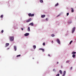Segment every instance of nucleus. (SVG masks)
I'll return each instance as SVG.
<instances>
[{"mask_svg":"<svg viewBox=\"0 0 76 76\" xmlns=\"http://www.w3.org/2000/svg\"><path fill=\"white\" fill-rule=\"evenodd\" d=\"M75 29H76V27H75L72 28V30L71 31L72 34H73V33L75 32Z\"/></svg>","mask_w":76,"mask_h":76,"instance_id":"nucleus-1","label":"nucleus"},{"mask_svg":"<svg viewBox=\"0 0 76 76\" xmlns=\"http://www.w3.org/2000/svg\"><path fill=\"white\" fill-rule=\"evenodd\" d=\"M10 41H13L14 40V37H11L10 38Z\"/></svg>","mask_w":76,"mask_h":76,"instance_id":"nucleus-2","label":"nucleus"},{"mask_svg":"<svg viewBox=\"0 0 76 76\" xmlns=\"http://www.w3.org/2000/svg\"><path fill=\"white\" fill-rule=\"evenodd\" d=\"M28 15L29 16H31V17H32L34 16V14H31V13H29L28 14Z\"/></svg>","mask_w":76,"mask_h":76,"instance_id":"nucleus-3","label":"nucleus"},{"mask_svg":"<svg viewBox=\"0 0 76 76\" xmlns=\"http://www.w3.org/2000/svg\"><path fill=\"white\" fill-rule=\"evenodd\" d=\"M56 41L57 43H58V44H60V40H59L58 39H57Z\"/></svg>","mask_w":76,"mask_h":76,"instance_id":"nucleus-4","label":"nucleus"},{"mask_svg":"<svg viewBox=\"0 0 76 76\" xmlns=\"http://www.w3.org/2000/svg\"><path fill=\"white\" fill-rule=\"evenodd\" d=\"M32 20V19L31 18H30L29 19L27 20L26 21V22L28 23V22H30V21H31Z\"/></svg>","mask_w":76,"mask_h":76,"instance_id":"nucleus-5","label":"nucleus"},{"mask_svg":"<svg viewBox=\"0 0 76 76\" xmlns=\"http://www.w3.org/2000/svg\"><path fill=\"white\" fill-rule=\"evenodd\" d=\"M29 35V33H26L24 34V36H25L26 37H27V36H28Z\"/></svg>","mask_w":76,"mask_h":76,"instance_id":"nucleus-6","label":"nucleus"},{"mask_svg":"<svg viewBox=\"0 0 76 76\" xmlns=\"http://www.w3.org/2000/svg\"><path fill=\"white\" fill-rule=\"evenodd\" d=\"M71 11L72 13H73V12H74V10H73V9L72 8H71Z\"/></svg>","mask_w":76,"mask_h":76,"instance_id":"nucleus-7","label":"nucleus"},{"mask_svg":"<svg viewBox=\"0 0 76 76\" xmlns=\"http://www.w3.org/2000/svg\"><path fill=\"white\" fill-rule=\"evenodd\" d=\"M45 15H41V17L43 18H45Z\"/></svg>","mask_w":76,"mask_h":76,"instance_id":"nucleus-8","label":"nucleus"},{"mask_svg":"<svg viewBox=\"0 0 76 76\" xmlns=\"http://www.w3.org/2000/svg\"><path fill=\"white\" fill-rule=\"evenodd\" d=\"M14 50H15V51H16L17 48H16V46H14Z\"/></svg>","mask_w":76,"mask_h":76,"instance_id":"nucleus-9","label":"nucleus"},{"mask_svg":"<svg viewBox=\"0 0 76 76\" xmlns=\"http://www.w3.org/2000/svg\"><path fill=\"white\" fill-rule=\"evenodd\" d=\"M9 43H7L6 44V47H7V46H9Z\"/></svg>","mask_w":76,"mask_h":76,"instance_id":"nucleus-10","label":"nucleus"},{"mask_svg":"<svg viewBox=\"0 0 76 76\" xmlns=\"http://www.w3.org/2000/svg\"><path fill=\"white\" fill-rule=\"evenodd\" d=\"M29 25H30L31 26H34V23H31L29 24Z\"/></svg>","mask_w":76,"mask_h":76,"instance_id":"nucleus-11","label":"nucleus"},{"mask_svg":"<svg viewBox=\"0 0 76 76\" xmlns=\"http://www.w3.org/2000/svg\"><path fill=\"white\" fill-rule=\"evenodd\" d=\"M33 48L34 49H35L36 48V46L35 45H34L33 46Z\"/></svg>","mask_w":76,"mask_h":76,"instance_id":"nucleus-12","label":"nucleus"},{"mask_svg":"<svg viewBox=\"0 0 76 76\" xmlns=\"http://www.w3.org/2000/svg\"><path fill=\"white\" fill-rule=\"evenodd\" d=\"M58 3H57V4L55 5V7H57V6H58Z\"/></svg>","mask_w":76,"mask_h":76,"instance_id":"nucleus-13","label":"nucleus"},{"mask_svg":"<svg viewBox=\"0 0 76 76\" xmlns=\"http://www.w3.org/2000/svg\"><path fill=\"white\" fill-rule=\"evenodd\" d=\"M76 53L75 52H72V54H75Z\"/></svg>","mask_w":76,"mask_h":76,"instance_id":"nucleus-14","label":"nucleus"},{"mask_svg":"<svg viewBox=\"0 0 76 76\" xmlns=\"http://www.w3.org/2000/svg\"><path fill=\"white\" fill-rule=\"evenodd\" d=\"M75 56H76V55H75V54H73L72 55V57H73V58H75Z\"/></svg>","mask_w":76,"mask_h":76,"instance_id":"nucleus-15","label":"nucleus"},{"mask_svg":"<svg viewBox=\"0 0 76 76\" xmlns=\"http://www.w3.org/2000/svg\"><path fill=\"white\" fill-rule=\"evenodd\" d=\"M28 31H30V28L29 27H28Z\"/></svg>","mask_w":76,"mask_h":76,"instance_id":"nucleus-16","label":"nucleus"},{"mask_svg":"<svg viewBox=\"0 0 76 76\" xmlns=\"http://www.w3.org/2000/svg\"><path fill=\"white\" fill-rule=\"evenodd\" d=\"M59 72L60 74H62V71L61 70H59Z\"/></svg>","mask_w":76,"mask_h":76,"instance_id":"nucleus-17","label":"nucleus"},{"mask_svg":"<svg viewBox=\"0 0 76 76\" xmlns=\"http://www.w3.org/2000/svg\"><path fill=\"white\" fill-rule=\"evenodd\" d=\"M73 42V41L71 40L70 42H69V44H72V42Z\"/></svg>","mask_w":76,"mask_h":76,"instance_id":"nucleus-18","label":"nucleus"},{"mask_svg":"<svg viewBox=\"0 0 76 76\" xmlns=\"http://www.w3.org/2000/svg\"><path fill=\"white\" fill-rule=\"evenodd\" d=\"M51 36L52 37H54L55 36V35H54V34H52V35H51Z\"/></svg>","mask_w":76,"mask_h":76,"instance_id":"nucleus-19","label":"nucleus"},{"mask_svg":"<svg viewBox=\"0 0 76 76\" xmlns=\"http://www.w3.org/2000/svg\"><path fill=\"white\" fill-rule=\"evenodd\" d=\"M40 3H42V2H43V1L42 0H40Z\"/></svg>","mask_w":76,"mask_h":76,"instance_id":"nucleus-20","label":"nucleus"},{"mask_svg":"<svg viewBox=\"0 0 76 76\" xmlns=\"http://www.w3.org/2000/svg\"><path fill=\"white\" fill-rule=\"evenodd\" d=\"M0 17L1 18H3V15H2Z\"/></svg>","mask_w":76,"mask_h":76,"instance_id":"nucleus-21","label":"nucleus"},{"mask_svg":"<svg viewBox=\"0 0 76 76\" xmlns=\"http://www.w3.org/2000/svg\"><path fill=\"white\" fill-rule=\"evenodd\" d=\"M63 74H66V71H64L63 72Z\"/></svg>","mask_w":76,"mask_h":76,"instance_id":"nucleus-22","label":"nucleus"},{"mask_svg":"<svg viewBox=\"0 0 76 76\" xmlns=\"http://www.w3.org/2000/svg\"><path fill=\"white\" fill-rule=\"evenodd\" d=\"M17 57H20V55H18L17 56Z\"/></svg>","mask_w":76,"mask_h":76,"instance_id":"nucleus-23","label":"nucleus"},{"mask_svg":"<svg viewBox=\"0 0 76 76\" xmlns=\"http://www.w3.org/2000/svg\"><path fill=\"white\" fill-rule=\"evenodd\" d=\"M69 61H66V63H69Z\"/></svg>","mask_w":76,"mask_h":76,"instance_id":"nucleus-24","label":"nucleus"},{"mask_svg":"<svg viewBox=\"0 0 76 76\" xmlns=\"http://www.w3.org/2000/svg\"><path fill=\"white\" fill-rule=\"evenodd\" d=\"M42 50V51L43 52H44V51H45V50H44V49H43Z\"/></svg>","mask_w":76,"mask_h":76,"instance_id":"nucleus-25","label":"nucleus"},{"mask_svg":"<svg viewBox=\"0 0 76 76\" xmlns=\"http://www.w3.org/2000/svg\"><path fill=\"white\" fill-rule=\"evenodd\" d=\"M60 76V74H58L56 75V76Z\"/></svg>","mask_w":76,"mask_h":76,"instance_id":"nucleus-26","label":"nucleus"},{"mask_svg":"<svg viewBox=\"0 0 76 76\" xmlns=\"http://www.w3.org/2000/svg\"><path fill=\"white\" fill-rule=\"evenodd\" d=\"M69 13H67V14H66V15L67 16H69Z\"/></svg>","mask_w":76,"mask_h":76,"instance_id":"nucleus-27","label":"nucleus"},{"mask_svg":"<svg viewBox=\"0 0 76 76\" xmlns=\"http://www.w3.org/2000/svg\"><path fill=\"white\" fill-rule=\"evenodd\" d=\"M46 21H48V18H46Z\"/></svg>","mask_w":76,"mask_h":76,"instance_id":"nucleus-28","label":"nucleus"},{"mask_svg":"<svg viewBox=\"0 0 76 76\" xmlns=\"http://www.w3.org/2000/svg\"><path fill=\"white\" fill-rule=\"evenodd\" d=\"M45 43H43V45L44 46H45Z\"/></svg>","mask_w":76,"mask_h":76,"instance_id":"nucleus-29","label":"nucleus"},{"mask_svg":"<svg viewBox=\"0 0 76 76\" xmlns=\"http://www.w3.org/2000/svg\"><path fill=\"white\" fill-rule=\"evenodd\" d=\"M3 32H4V31H3V30H2V31H1V33H3Z\"/></svg>","mask_w":76,"mask_h":76,"instance_id":"nucleus-30","label":"nucleus"},{"mask_svg":"<svg viewBox=\"0 0 76 76\" xmlns=\"http://www.w3.org/2000/svg\"><path fill=\"white\" fill-rule=\"evenodd\" d=\"M65 75H66V74H63L62 76H64Z\"/></svg>","mask_w":76,"mask_h":76,"instance_id":"nucleus-31","label":"nucleus"},{"mask_svg":"<svg viewBox=\"0 0 76 76\" xmlns=\"http://www.w3.org/2000/svg\"><path fill=\"white\" fill-rule=\"evenodd\" d=\"M42 48H40L39 49V50H42Z\"/></svg>","mask_w":76,"mask_h":76,"instance_id":"nucleus-32","label":"nucleus"},{"mask_svg":"<svg viewBox=\"0 0 76 76\" xmlns=\"http://www.w3.org/2000/svg\"><path fill=\"white\" fill-rule=\"evenodd\" d=\"M72 69H73V67H71L70 69L72 70Z\"/></svg>","mask_w":76,"mask_h":76,"instance_id":"nucleus-33","label":"nucleus"},{"mask_svg":"<svg viewBox=\"0 0 76 76\" xmlns=\"http://www.w3.org/2000/svg\"><path fill=\"white\" fill-rule=\"evenodd\" d=\"M55 70H55V69H53V72H54L55 71Z\"/></svg>","mask_w":76,"mask_h":76,"instance_id":"nucleus-34","label":"nucleus"},{"mask_svg":"<svg viewBox=\"0 0 76 76\" xmlns=\"http://www.w3.org/2000/svg\"><path fill=\"white\" fill-rule=\"evenodd\" d=\"M52 44H53V43H54V42H53V41H52Z\"/></svg>","mask_w":76,"mask_h":76,"instance_id":"nucleus-35","label":"nucleus"},{"mask_svg":"<svg viewBox=\"0 0 76 76\" xmlns=\"http://www.w3.org/2000/svg\"><path fill=\"white\" fill-rule=\"evenodd\" d=\"M21 30H22V31H23V28H21Z\"/></svg>","mask_w":76,"mask_h":76,"instance_id":"nucleus-36","label":"nucleus"},{"mask_svg":"<svg viewBox=\"0 0 76 76\" xmlns=\"http://www.w3.org/2000/svg\"><path fill=\"white\" fill-rule=\"evenodd\" d=\"M48 56H49V57L50 56V54H48Z\"/></svg>","mask_w":76,"mask_h":76,"instance_id":"nucleus-37","label":"nucleus"},{"mask_svg":"<svg viewBox=\"0 0 76 76\" xmlns=\"http://www.w3.org/2000/svg\"><path fill=\"white\" fill-rule=\"evenodd\" d=\"M57 64H58V62H57Z\"/></svg>","mask_w":76,"mask_h":76,"instance_id":"nucleus-38","label":"nucleus"},{"mask_svg":"<svg viewBox=\"0 0 76 76\" xmlns=\"http://www.w3.org/2000/svg\"><path fill=\"white\" fill-rule=\"evenodd\" d=\"M72 23V21L70 22V23Z\"/></svg>","mask_w":76,"mask_h":76,"instance_id":"nucleus-39","label":"nucleus"},{"mask_svg":"<svg viewBox=\"0 0 76 76\" xmlns=\"http://www.w3.org/2000/svg\"><path fill=\"white\" fill-rule=\"evenodd\" d=\"M58 16H57V17H58Z\"/></svg>","mask_w":76,"mask_h":76,"instance_id":"nucleus-40","label":"nucleus"},{"mask_svg":"<svg viewBox=\"0 0 76 76\" xmlns=\"http://www.w3.org/2000/svg\"><path fill=\"white\" fill-rule=\"evenodd\" d=\"M8 49H9V48H8Z\"/></svg>","mask_w":76,"mask_h":76,"instance_id":"nucleus-41","label":"nucleus"}]
</instances>
